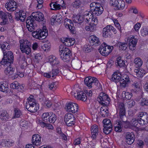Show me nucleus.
Segmentation results:
<instances>
[{
  "label": "nucleus",
  "instance_id": "nucleus-1",
  "mask_svg": "<svg viewBox=\"0 0 148 148\" xmlns=\"http://www.w3.org/2000/svg\"><path fill=\"white\" fill-rule=\"evenodd\" d=\"M118 112H119V116L122 120V121H116L114 122V127L115 131L117 132H120L121 131V126L123 123H125L127 121L125 116V106L122 103H118L116 108Z\"/></svg>",
  "mask_w": 148,
  "mask_h": 148
},
{
  "label": "nucleus",
  "instance_id": "nucleus-2",
  "mask_svg": "<svg viewBox=\"0 0 148 148\" xmlns=\"http://www.w3.org/2000/svg\"><path fill=\"white\" fill-rule=\"evenodd\" d=\"M138 120L133 119L130 122L131 125L136 127L138 123L141 125H146L148 122V114L146 112H141L138 114Z\"/></svg>",
  "mask_w": 148,
  "mask_h": 148
},
{
  "label": "nucleus",
  "instance_id": "nucleus-3",
  "mask_svg": "<svg viewBox=\"0 0 148 148\" xmlns=\"http://www.w3.org/2000/svg\"><path fill=\"white\" fill-rule=\"evenodd\" d=\"M3 57L0 64L3 66H10L13 62L14 56L12 52L10 51H3Z\"/></svg>",
  "mask_w": 148,
  "mask_h": 148
},
{
  "label": "nucleus",
  "instance_id": "nucleus-4",
  "mask_svg": "<svg viewBox=\"0 0 148 148\" xmlns=\"http://www.w3.org/2000/svg\"><path fill=\"white\" fill-rule=\"evenodd\" d=\"M85 84L89 88L92 87V85H95L98 88L101 87V84L99 81L95 77L89 76L86 78L84 80Z\"/></svg>",
  "mask_w": 148,
  "mask_h": 148
},
{
  "label": "nucleus",
  "instance_id": "nucleus-5",
  "mask_svg": "<svg viewBox=\"0 0 148 148\" xmlns=\"http://www.w3.org/2000/svg\"><path fill=\"white\" fill-rule=\"evenodd\" d=\"M20 49L23 53H25L26 54L28 55L31 52V43L28 40L25 41L20 40Z\"/></svg>",
  "mask_w": 148,
  "mask_h": 148
},
{
  "label": "nucleus",
  "instance_id": "nucleus-6",
  "mask_svg": "<svg viewBox=\"0 0 148 148\" xmlns=\"http://www.w3.org/2000/svg\"><path fill=\"white\" fill-rule=\"evenodd\" d=\"M126 40L128 41V46L130 49L132 51L135 50L138 41L137 36H130L128 37L125 38V40L126 41Z\"/></svg>",
  "mask_w": 148,
  "mask_h": 148
},
{
  "label": "nucleus",
  "instance_id": "nucleus-7",
  "mask_svg": "<svg viewBox=\"0 0 148 148\" xmlns=\"http://www.w3.org/2000/svg\"><path fill=\"white\" fill-rule=\"evenodd\" d=\"M101 3H95L93 2L90 5V10L93 11L92 13L96 16H99L102 14V12L100 9V7L101 5Z\"/></svg>",
  "mask_w": 148,
  "mask_h": 148
},
{
  "label": "nucleus",
  "instance_id": "nucleus-8",
  "mask_svg": "<svg viewBox=\"0 0 148 148\" xmlns=\"http://www.w3.org/2000/svg\"><path fill=\"white\" fill-rule=\"evenodd\" d=\"M93 15L90 12H87L83 15V18L84 21L94 25H96L97 24L98 21L97 18L96 17L93 18Z\"/></svg>",
  "mask_w": 148,
  "mask_h": 148
},
{
  "label": "nucleus",
  "instance_id": "nucleus-9",
  "mask_svg": "<svg viewBox=\"0 0 148 148\" xmlns=\"http://www.w3.org/2000/svg\"><path fill=\"white\" fill-rule=\"evenodd\" d=\"M75 118L73 114L70 113L66 114L64 116V121L66 125L71 126L75 123Z\"/></svg>",
  "mask_w": 148,
  "mask_h": 148
},
{
  "label": "nucleus",
  "instance_id": "nucleus-10",
  "mask_svg": "<svg viewBox=\"0 0 148 148\" xmlns=\"http://www.w3.org/2000/svg\"><path fill=\"white\" fill-rule=\"evenodd\" d=\"M5 7L9 11H14L17 8L16 2L13 0H8L5 4Z\"/></svg>",
  "mask_w": 148,
  "mask_h": 148
},
{
  "label": "nucleus",
  "instance_id": "nucleus-11",
  "mask_svg": "<svg viewBox=\"0 0 148 148\" xmlns=\"http://www.w3.org/2000/svg\"><path fill=\"white\" fill-rule=\"evenodd\" d=\"M66 109L68 112L74 113L77 112L78 109V105L73 102H69L66 104Z\"/></svg>",
  "mask_w": 148,
  "mask_h": 148
},
{
  "label": "nucleus",
  "instance_id": "nucleus-12",
  "mask_svg": "<svg viewBox=\"0 0 148 148\" xmlns=\"http://www.w3.org/2000/svg\"><path fill=\"white\" fill-rule=\"evenodd\" d=\"M72 53L69 49H66L63 52L60 54L61 59L64 62L69 61L72 56Z\"/></svg>",
  "mask_w": 148,
  "mask_h": 148
},
{
  "label": "nucleus",
  "instance_id": "nucleus-13",
  "mask_svg": "<svg viewBox=\"0 0 148 148\" xmlns=\"http://www.w3.org/2000/svg\"><path fill=\"white\" fill-rule=\"evenodd\" d=\"M32 16L34 19L39 22L41 21L45 22H46L44 15L41 12H33L32 14Z\"/></svg>",
  "mask_w": 148,
  "mask_h": 148
},
{
  "label": "nucleus",
  "instance_id": "nucleus-14",
  "mask_svg": "<svg viewBox=\"0 0 148 148\" xmlns=\"http://www.w3.org/2000/svg\"><path fill=\"white\" fill-rule=\"evenodd\" d=\"M15 18L17 21L20 20L22 22L25 21L26 16L23 11L21 10L18 12H15Z\"/></svg>",
  "mask_w": 148,
  "mask_h": 148
},
{
  "label": "nucleus",
  "instance_id": "nucleus-15",
  "mask_svg": "<svg viewBox=\"0 0 148 148\" xmlns=\"http://www.w3.org/2000/svg\"><path fill=\"white\" fill-rule=\"evenodd\" d=\"M125 141L128 145L132 144L134 142L135 136L133 132H127L125 135Z\"/></svg>",
  "mask_w": 148,
  "mask_h": 148
},
{
  "label": "nucleus",
  "instance_id": "nucleus-16",
  "mask_svg": "<svg viewBox=\"0 0 148 148\" xmlns=\"http://www.w3.org/2000/svg\"><path fill=\"white\" fill-rule=\"evenodd\" d=\"M113 48V47L108 46L104 42L102 43V56H107L112 51Z\"/></svg>",
  "mask_w": 148,
  "mask_h": 148
},
{
  "label": "nucleus",
  "instance_id": "nucleus-17",
  "mask_svg": "<svg viewBox=\"0 0 148 148\" xmlns=\"http://www.w3.org/2000/svg\"><path fill=\"white\" fill-rule=\"evenodd\" d=\"M41 138L38 134H34L32 137V143L33 144L36 146H40L41 144Z\"/></svg>",
  "mask_w": 148,
  "mask_h": 148
},
{
  "label": "nucleus",
  "instance_id": "nucleus-18",
  "mask_svg": "<svg viewBox=\"0 0 148 148\" xmlns=\"http://www.w3.org/2000/svg\"><path fill=\"white\" fill-rule=\"evenodd\" d=\"M39 29H38L35 31H34L32 33L33 36L39 40H42L45 38L47 36L48 33L45 32L44 34H42V36H40Z\"/></svg>",
  "mask_w": 148,
  "mask_h": 148
},
{
  "label": "nucleus",
  "instance_id": "nucleus-19",
  "mask_svg": "<svg viewBox=\"0 0 148 148\" xmlns=\"http://www.w3.org/2000/svg\"><path fill=\"white\" fill-rule=\"evenodd\" d=\"M130 82V80L129 76L127 75H125L123 76L122 79L121 78L120 85L121 87L125 88Z\"/></svg>",
  "mask_w": 148,
  "mask_h": 148
},
{
  "label": "nucleus",
  "instance_id": "nucleus-20",
  "mask_svg": "<svg viewBox=\"0 0 148 148\" xmlns=\"http://www.w3.org/2000/svg\"><path fill=\"white\" fill-rule=\"evenodd\" d=\"M64 25L66 28L69 29L71 32L73 31L75 29V27L73 26V24L70 20L66 18L64 22Z\"/></svg>",
  "mask_w": 148,
  "mask_h": 148
},
{
  "label": "nucleus",
  "instance_id": "nucleus-21",
  "mask_svg": "<svg viewBox=\"0 0 148 148\" xmlns=\"http://www.w3.org/2000/svg\"><path fill=\"white\" fill-rule=\"evenodd\" d=\"M61 41L65 46H70L73 45L75 43L74 38H64L61 39Z\"/></svg>",
  "mask_w": 148,
  "mask_h": 148
},
{
  "label": "nucleus",
  "instance_id": "nucleus-22",
  "mask_svg": "<svg viewBox=\"0 0 148 148\" xmlns=\"http://www.w3.org/2000/svg\"><path fill=\"white\" fill-rule=\"evenodd\" d=\"M121 75L118 71L115 72L112 75L111 80L116 83L119 82L121 80Z\"/></svg>",
  "mask_w": 148,
  "mask_h": 148
},
{
  "label": "nucleus",
  "instance_id": "nucleus-23",
  "mask_svg": "<svg viewBox=\"0 0 148 148\" xmlns=\"http://www.w3.org/2000/svg\"><path fill=\"white\" fill-rule=\"evenodd\" d=\"M10 117L7 112L5 110H3L0 113V119L3 121H8Z\"/></svg>",
  "mask_w": 148,
  "mask_h": 148
},
{
  "label": "nucleus",
  "instance_id": "nucleus-24",
  "mask_svg": "<svg viewBox=\"0 0 148 148\" xmlns=\"http://www.w3.org/2000/svg\"><path fill=\"white\" fill-rule=\"evenodd\" d=\"M89 40V42L92 45H99L100 44L99 38L95 35H91L90 36Z\"/></svg>",
  "mask_w": 148,
  "mask_h": 148
},
{
  "label": "nucleus",
  "instance_id": "nucleus-25",
  "mask_svg": "<svg viewBox=\"0 0 148 148\" xmlns=\"http://www.w3.org/2000/svg\"><path fill=\"white\" fill-rule=\"evenodd\" d=\"M110 99L108 95L102 92V106H107L110 103Z\"/></svg>",
  "mask_w": 148,
  "mask_h": 148
},
{
  "label": "nucleus",
  "instance_id": "nucleus-26",
  "mask_svg": "<svg viewBox=\"0 0 148 148\" xmlns=\"http://www.w3.org/2000/svg\"><path fill=\"white\" fill-rule=\"evenodd\" d=\"M49 60V62L51 64L52 66H56L59 63V60L55 56H50Z\"/></svg>",
  "mask_w": 148,
  "mask_h": 148
},
{
  "label": "nucleus",
  "instance_id": "nucleus-27",
  "mask_svg": "<svg viewBox=\"0 0 148 148\" xmlns=\"http://www.w3.org/2000/svg\"><path fill=\"white\" fill-rule=\"evenodd\" d=\"M132 86L134 89H132L131 91L132 92H136L140 88V84L139 82L135 81L132 84Z\"/></svg>",
  "mask_w": 148,
  "mask_h": 148
},
{
  "label": "nucleus",
  "instance_id": "nucleus-28",
  "mask_svg": "<svg viewBox=\"0 0 148 148\" xmlns=\"http://www.w3.org/2000/svg\"><path fill=\"white\" fill-rule=\"evenodd\" d=\"M81 63L80 61L77 60H73L71 61V65L73 68L76 70H78L81 68Z\"/></svg>",
  "mask_w": 148,
  "mask_h": 148
},
{
  "label": "nucleus",
  "instance_id": "nucleus-29",
  "mask_svg": "<svg viewBox=\"0 0 148 148\" xmlns=\"http://www.w3.org/2000/svg\"><path fill=\"white\" fill-rule=\"evenodd\" d=\"M98 126L96 125H93L91 129V134L92 135L91 137L93 139H95L96 137L97 134H98Z\"/></svg>",
  "mask_w": 148,
  "mask_h": 148
},
{
  "label": "nucleus",
  "instance_id": "nucleus-30",
  "mask_svg": "<svg viewBox=\"0 0 148 148\" xmlns=\"http://www.w3.org/2000/svg\"><path fill=\"white\" fill-rule=\"evenodd\" d=\"M49 117L48 118V122L50 123H53L57 119V116L52 112H49Z\"/></svg>",
  "mask_w": 148,
  "mask_h": 148
},
{
  "label": "nucleus",
  "instance_id": "nucleus-31",
  "mask_svg": "<svg viewBox=\"0 0 148 148\" xmlns=\"http://www.w3.org/2000/svg\"><path fill=\"white\" fill-rule=\"evenodd\" d=\"M10 66H7V67L4 71V72L5 74L8 75L9 76L12 75L14 74L15 68L14 67H12L10 66Z\"/></svg>",
  "mask_w": 148,
  "mask_h": 148
},
{
  "label": "nucleus",
  "instance_id": "nucleus-32",
  "mask_svg": "<svg viewBox=\"0 0 148 148\" xmlns=\"http://www.w3.org/2000/svg\"><path fill=\"white\" fill-rule=\"evenodd\" d=\"M25 107L27 110L29 112H36L39 108L36 105H33L32 104H30L28 107H27V105L25 104Z\"/></svg>",
  "mask_w": 148,
  "mask_h": 148
},
{
  "label": "nucleus",
  "instance_id": "nucleus-33",
  "mask_svg": "<svg viewBox=\"0 0 148 148\" xmlns=\"http://www.w3.org/2000/svg\"><path fill=\"white\" fill-rule=\"evenodd\" d=\"M77 99L81 100L83 101H85L87 99V97L85 93L82 91L77 93Z\"/></svg>",
  "mask_w": 148,
  "mask_h": 148
},
{
  "label": "nucleus",
  "instance_id": "nucleus-34",
  "mask_svg": "<svg viewBox=\"0 0 148 148\" xmlns=\"http://www.w3.org/2000/svg\"><path fill=\"white\" fill-rule=\"evenodd\" d=\"M6 12H4L2 11H0V18H1L3 22L1 23V25H4L7 24V20L6 18Z\"/></svg>",
  "mask_w": 148,
  "mask_h": 148
},
{
  "label": "nucleus",
  "instance_id": "nucleus-35",
  "mask_svg": "<svg viewBox=\"0 0 148 148\" xmlns=\"http://www.w3.org/2000/svg\"><path fill=\"white\" fill-rule=\"evenodd\" d=\"M134 72L136 73L137 76L139 77H143L145 73V71L143 70L138 68L135 69Z\"/></svg>",
  "mask_w": 148,
  "mask_h": 148
},
{
  "label": "nucleus",
  "instance_id": "nucleus-36",
  "mask_svg": "<svg viewBox=\"0 0 148 148\" xmlns=\"http://www.w3.org/2000/svg\"><path fill=\"white\" fill-rule=\"evenodd\" d=\"M0 45L3 52L4 51H7L10 49V46L9 44L7 42H3L2 43L0 44Z\"/></svg>",
  "mask_w": 148,
  "mask_h": 148
},
{
  "label": "nucleus",
  "instance_id": "nucleus-37",
  "mask_svg": "<svg viewBox=\"0 0 148 148\" xmlns=\"http://www.w3.org/2000/svg\"><path fill=\"white\" fill-rule=\"evenodd\" d=\"M82 4V2L81 0H75L71 5L73 8L77 9L79 8Z\"/></svg>",
  "mask_w": 148,
  "mask_h": 148
},
{
  "label": "nucleus",
  "instance_id": "nucleus-38",
  "mask_svg": "<svg viewBox=\"0 0 148 148\" xmlns=\"http://www.w3.org/2000/svg\"><path fill=\"white\" fill-rule=\"evenodd\" d=\"M125 3L124 1L119 0L116 5V9L122 10L125 8Z\"/></svg>",
  "mask_w": 148,
  "mask_h": 148
},
{
  "label": "nucleus",
  "instance_id": "nucleus-39",
  "mask_svg": "<svg viewBox=\"0 0 148 148\" xmlns=\"http://www.w3.org/2000/svg\"><path fill=\"white\" fill-rule=\"evenodd\" d=\"M8 85L7 84L3 83L1 84L0 86V91L3 92H7L9 91Z\"/></svg>",
  "mask_w": 148,
  "mask_h": 148
},
{
  "label": "nucleus",
  "instance_id": "nucleus-40",
  "mask_svg": "<svg viewBox=\"0 0 148 148\" xmlns=\"http://www.w3.org/2000/svg\"><path fill=\"white\" fill-rule=\"evenodd\" d=\"M104 128L103 129V132L106 134H108L112 130V125L109 124L108 125H103Z\"/></svg>",
  "mask_w": 148,
  "mask_h": 148
},
{
  "label": "nucleus",
  "instance_id": "nucleus-41",
  "mask_svg": "<svg viewBox=\"0 0 148 148\" xmlns=\"http://www.w3.org/2000/svg\"><path fill=\"white\" fill-rule=\"evenodd\" d=\"M50 5L51 8L53 7L54 8V9L51 8V9L53 10H59L62 7L61 5L59 4H58L56 2L51 3Z\"/></svg>",
  "mask_w": 148,
  "mask_h": 148
},
{
  "label": "nucleus",
  "instance_id": "nucleus-42",
  "mask_svg": "<svg viewBox=\"0 0 148 148\" xmlns=\"http://www.w3.org/2000/svg\"><path fill=\"white\" fill-rule=\"evenodd\" d=\"M122 96L123 98H125L126 99H130L132 97V95L131 93L123 91L122 93Z\"/></svg>",
  "mask_w": 148,
  "mask_h": 148
},
{
  "label": "nucleus",
  "instance_id": "nucleus-43",
  "mask_svg": "<svg viewBox=\"0 0 148 148\" xmlns=\"http://www.w3.org/2000/svg\"><path fill=\"white\" fill-rule=\"evenodd\" d=\"M134 63L136 67L141 66L143 64L142 60L139 58H136L134 60Z\"/></svg>",
  "mask_w": 148,
  "mask_h": 148
},
{
  "label": "nucleus",
  "instance_id": "nucleus-44",
  "mask_svg": "<svg viewBox=\"0 0 148 148\" xmlns=\"http://www.w3.org/2000/svg\"><path fill=\"white\" fill-rule=\"evenodd\" d=\"M117 45L119 46L120 49L121 50H125L127 47V43L120 42H118Z\"/></svg>",
  "mask_w": 148,
  "mask_h": 148
},
{
  "label": "nucleus",
  "instance_id": "nucleus-45",
  "mask_svg": "<svg viewBox=\"0 0 148 148\" xmlns=\"http://www.w3.org/2000/svg\"><path fill=\"white\" fill-rule=\"evenodd\" d=\"M108 28L106 27L102 30V36L106 38L110 35V32Z\"/></svg>",
  "mask_w": 148,
  "mask_h": 148
},
{
  "label": "nucleus",
  "instance_id": "nucleus-46",
  "mask_svg": "<svg viewBox=\"0 0 148 148\" xmlns=\"http://www.w3.org/2000/svg\"><path fill=\"white\" fill-rule=\"evenodd\" d=\"M116 63L119 66H122L124 64V61L123 60L121 57H119L116 58Z\"/></svg>",
  "mask_w": 148,
  "mask_h": 148
},
{
  "label": "nucleus",
  "instance_id": "nucleus-47",
  "mask_svg": "<svg viewBox=\"0 0 148 148\" xmlns=\"http://www.w3.org/2000/svg\"><path fill=\"white\" fill-rule=\"evenodd\" d=\"M32 16H29L28 17L26 21V25H31L32 26V24H34V20Z\"/></svg>",
  "mask_w": 148,
  "mask_h": 148
},
{
  "label": "nucleus",
  "instance_id": "nucleus-48",
  "mask_svg": "<svg viewBox=\"0 0 148 148\" xmlns=\"http://www.w3.org/2000/svg\"><path fill=\"white\" fill-rule=\"evenodd\" d=\"M49 112H45L42 114V117L43 121L45 122H48V119L49 117Z\"/></svg>",
  "mask_w": 148,
  "mask_h": 148
},
{
  "label": "nucleus",
  "instance_id": "nucleus-49",
  "mask_svg": "<svg viewBox=\"0 0 148 148\" xmlns=\"http://www.w3.org/2000/svg\"><path fill=\"white\" fill-rule=\"evenodd\" d=\"M89 26H86L85 27V29L87 31H90V32H93L94 27L95 25H94L93 24L90 23V22L89 23Z\"/></svg>",
  "mask_w": 148,
  "mask_h": 148
},
{
  "label": "nucleus",
  "instance_id": "nucleus-50",
  "mask_svg": "<svg viewBox=\"0 0 148 148\" xmlns=\"http://www.w3.org/2000/svg\"><path fill=\"white\" fill-rule=\"evenodd\" d=\"M50 44L49 42L45 43V44L42 46V48L45 51H48L50 48Z\"/></svg>",
  "mask_w": 148,
  "mask_h": 148
},
{
  "label": "nucleus",
  "instance_id": "nucleus-51",
  "mask_svg": "<svg viewBox=\"0 0 148 148\" xmlns=\"http://www.w3.org/2000/svg\"><path fill=\"white\" fill-rule=\"evenodd\" d=\"M32 104L33 105H36L37 106V104L36 103L35 99H32V100H27V101L26 103V105H27V107H28L30 104Z\"/></svg>",
  "mask_w": 148,
  "mask_h": 148
},
{
  "label": "nucleus",
  "instance_id": "nucleus-52",
  "mask_svg": "<svg viewBox=\"0 0 148 148\" xmlns=\"http://www.w3.org/2000/svg\"><path fill=\"white\" fill-rule=\"evenodd\" d=\"M66 49H69L66 47V46H65L63 43L61 44L59 46V51L60 52V54L63 52L65 51L66 50Z\"/></svg>",
  "mask_w": 148,
  "mask_h": 148
},
{
  "label": "nucleus",
  "instance_id": "nucleus-53",
  "mask_svg": "<svg viewBox=\"0 0 148 148\" xmlns=\"http://www.w3.org/2000/svg\"><path fill=\"white\" fill-rule=\"evenodd\" d=\"M48 88L51 90H54L56 88V86L55 84V83L52 82L50 83L48 85Z\"/></svg>",
  "mask_w": 148,
  "mask_h": 148
},
{
  "label": "nucleus",
  "instance_id": "nucleus-54",
  "mask_svg": "<svg viewBox=\"0 0 148 148\" xmlns=\"http://www.w3.org/2000/svg\"><path fill=\"white\" fill-rule=\"evenodd\" d=\"M59 72V70L58 69H53L52 71L50 72V74L52 75V77H54L56 76Z\"/></svg>",
  "mask_w": 148,
  "mask_h": 148
},
{
  "label": "nucleus",
  "instance_id": "nucleus-55",
  "mask_svg": "<svg viewBox=\"0 0 148 148\" xmlns=\"http://www.w3.org/2000/svg\"><path fill=\"white\" fill-rule=\"evenodd\" d=\"M140 105L143 106L148 105V99L143 98L141 100Z\"/></svg>",
  "mask_w": 148,
  "mask_h": 148
},
{
  "label": "nucleus",
  "instance_id": "nucleus-56",
  "mask_svg": "<svg viewBox=\"0 0 148 148\" xmlns=\"http://www.w3.org/2000/svg\"><path fill=\"white\" fill-rule=\"evenodd\" d=\"M119 0H110V4L111 6L116 8V5Z\"/></svg>",
  "mask_w": 148,
  "mask_h": 148
},
{
  "label": "nucleus",
  "instance_id": "nucleus-57",
  "mask_svg": "<svg viewBox=\"0 0 148 148\" xmlns=\"http://www.w3.org/2000/svg\"><path fill=\"white\" fill-rule=\"evenodd\" d=\"M141 35L142 36H146L148 34V29L146 28H144L141 30Z\"/></svg>",
  "mask_w": 148,
  "mask_h": 148
},
{
  "label": "nucleus",
  "instance_id": "nucleus-58",
  "mask_svg": "<svg viewBox=\"0 0 148 148\" xmlns=\"http://www.w3.org/2000/svg\"><path fill=\"white\" fill-rule=\"evenodd\" d=\"M14 117H15L18 118L21 116V111L16 108H15L14 110Z\"/></svg>",
  "mask_w": 148,
  "mask_h": 148
},
{
  "label": "nucleus",
  "instance_id": "nucleus-59",
  "mask_svg": "<svg viewBox=\"0 0 148 148\" xmlns=\"http://www.w3.org/2000/svg\"><path fill=\"white\" fill-rule=\"evenodd\" d=\"M20 125L21 128L26 127L28 125L27 122L23 120H21L20 122Z\"/></svg>",
  "mask_w": 148,
  "mask_h": 148
},
{
  "label": "nucleus",
  "instance_id": "nucleus-60",
  "mask_svg": "<svg viewBox=\"0 0 148 148\" xmlns=\"http://www.w3.org/2000/svg\"><path fill=\"white\" fill-rule=\"evenodd\" d=\"M6 19L7 20V24L8 23V18L10 20V21L11 23H12L13 22V20L12 19V16L11 14H10L8 12H6Z\"/></svg>",
  "mask_w": 148,
  "mask_h": 148
},
{
  "label": "nucleus",
  "instance_id": "nucleus-61",
  "mask_svg": "<svg viewBox=\"0 0 148 148\" xmlns=\"http://www.w3.org/2000/svg\"><path fill=\"white\" fill-rule=\"evenodd\" d=\"M102 122L103 123V125H105L108 126L109 124L112 125L110 120L107 119H104L103 121H102Z\"/></svg>",
  "mask_w": 148,
  "mask_h": 148
},
{
  "label": "nucleus",
  "instance_id": "nucleus-62",
  "mask_svg": "<svg viewBox=\"0 0 148 148\" xmlns=\"http://www.w3.org/2000/svg\"><path fill=\"white\" fill-rule=\"evenodd\" d=\"M108 111L107 108L102 110V117H107L108 116Z\"/></svg>",
  "mask_w": 148,
  "mask_h": 148
},
{
  "label": "nucleus",
  "instance_id": "nucleus-63",
  "mask_svg": "<svg viewBox=\"0 0 148 148\" xmlns=\"http://www.w3.org/2000/svg\"><path fill=\"white\" fill-rule=\"evenodd\" d=\"M18 83L17 82H14L10 84V87L11 88L16 89L18 86Z\"/></svg>",
  "mask_w": 148,
  "mask_h": 148
},
{
  "label": "nucleus",
  "instance_id": "nucleus-64",
  "mask_svg": "<svg viewBox=\"0 0 148 148\" xmlns=\"http://www.w3.org/2000/svg\"><path fill=\"white\" fill-rule=\"evenodd\" d=\"M62 20V16L59 15H57L56 18L54 19V21H56L58 23H60Z\"/></svg>",
  "mask_w": 148,
  "mask_h": 148
}]
</instances>
